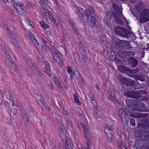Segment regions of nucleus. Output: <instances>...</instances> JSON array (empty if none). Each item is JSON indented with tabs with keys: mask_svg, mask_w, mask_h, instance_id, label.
Listing matches in <instances>:
<instances>
[{
	"mask_svg": "<svg viewBox=\"0 0 149 149\" xmlns=\"http://www.w3.org/2000/svg\"><path fill=\"white\" fill-rule=\"evenodd\" d=\"M118 79L122 87L126 91L123 93L124 95L132 98V91L139 89L140 87V84L136 81L130 78H127L122 75H119Z\"/></svg>",
	"mask_w": 149,
	"mask_h": 149,
	"instance_id": "nucleus-1",
	"label": "nucleus"
},
{
	"mask_svg": "<svg viewBox=\"0 0 149 149\" xmlns=\"http://www.w3.org/2000/svg\"><path fill=\"white\" fill-rule=\"evenodd\" d=\"M95 14V12L91 6H89L88 9L84 12V15L87 17V22L90 27L93 29L95 28L96 29H98L99 24L94 16Z\"/></svg>",
	"mask_w": 149,
	"mask_h": 149,
	"instance_id": "nucleus-2",
	"label": "nucleus"
},
{
	"mask_svg": "<svg viewBox=\"0 0 149 149\" xmlns=\"http://www.w3.org/2000/svg\"><path fill=\"white\" fill-rule=\"evenodd\" d=\"M113 124L111 121H107L104 131L108 136L109 141L111 142L114 138V133L113 131Z\"/></svg>",
	"mask_w": 149,
	"mask_h": 149,
	"instance_id": "nucleus-3",
	"label": "nucleus"
},
{
	"mask_svg": "<svg viewBox=\"0 0 149 149\" xmlns=\"http://www.w3.org/2000/svg\"><path fill=\"white\" fill-rule=\"evenodd\" d=\"M105 18V22L110 27H113L114 24V18H116L117 13L113 11H109L106 13Z\"/></svg>",
	"mask_w": 149,
	"mask_h": 149,
	"instance_id": "nucleus-4",
	"label": "nucleus"
},
{
	"mask_svg": "<svg viewBox=\"0 0 149 149\" xmlns=\"http://www.w3.org/2000/svg\"><path fill=\"white\" fill-rule=\"evenodd\" d=\"M114 31L116 34L122 37L128 38L130 37V33L126 29L123 27L116 26L114 28Z\"/></svg>",
	"mask_w": 149,
	"mask_h": 149,
	"instance_id": "nucleus-5",
	"label": "nucleus"
},
{
	"mask_svg": "<svg viewBox=\"0 0 149 149\" xmlns=\"http://www.w3.org/2000/svg\"><path fill=\"white\" fill-rule=\"evenodd\" d=\"M149 21V9H143L140 13L139 21L141 23L146 22Z\"/></svg>",
	"mask_w": 149,
	"mask_h": 149,
	"instance_id": "nucleus-6",
	"label": "nucleus"
},
{
	"mask_svg": "<svg viewBox=\"0 0 149 149\" xmlns=\"http://www.w3.org/2000/svg\"><path fill=\"white\" fill-rule=\"evenodd\" d=\"M118 69L120 72L127 73L129 76L132 74L136 73L139 70L137 68H136L135 69L132 70L122 65H119L118 67Z\"/></svg>",
	"mask_w": 149,
	"mask_h": 149,
	"instance_id": "nucleus-7",
	"label": "nucleus"
},
{
	"mask_svg": "<svg viewBox=\"0 0 149 149\" xmlns=\"http://www.w3.org/2000/svg\"><path fill=\"white\" fill-rule=\"evenodd\" d=\"M134 110L140 111H149V108H146L145 105L142 102L136 100L134 106Z\"/></svg>",
	"mask_w": 149,
	"mask_h": 149,
	"instance_id": "nucleus-8",
	"label": "nucleus"
},
{
	"mask_svg": "<svg viewBox=\"0 0 149 149\" xmlns=\"http://www.w3.org/2000/svg\"><path fill=\"white\" fill-rule=\"evenodd\" d=\"M127 61L128 65L132 68L136 67L138 65V60L133 57H130Z\"/></svg>",
	"mask_w": 149,
	"mask_h": 149,
	"instance_id": "nucleus-9",
	"label": "nucleus"
},
{
	"mask_svg": "<svg viewBox=\"0 0 149 149\" xmlns=\"http://www.w3.org/2000/svg\"><path fill=\"white\" fill-rule=\"evenodd\" d=\"M118 114L119 117L123 121H127V118L128 117V113H127L125 112L124 108H122L119 109L118 111Z\"/></svg>",
	"mask_w": 149,
	"mask_h": 149,
	"instance_id": "nucleus-10",
	"label": "nucleus"
},
{
	"mask_svg": "<svg viewBox=\"0 0 149 149\" xmlns=\"http://www.w3.org/2000/svg\"><path fill=\"white\" fill-rule=\"evenodd\" d=\"M136 100H130L127 99L125 100L126 106L129 108L130 109L134 110V106Z\"/></svg>",
	"mask_w": 149,
	"mask_h": 149,
	"instance_id": "nucleus-11",
	"label": "nucleus"
},
{
	"mask_svg": "<svg viewBox=\"0 0 149 149\" xmlns=\"http://www.w3.org/2000/svg\"><path fill=\"white\" fill-rule=\"evenodd\" d=\"M123 41V40H120L118 38H115L114 41L115 47L118 49H122Z\"/></svg>",
	"mask_w": 149,
	"mask_h": 149,
	"instance_id": "nucleus-12",
	"label": "nucleus"
},
{
	"mask_svg": "<svg viewBox=\"0 0 149 149\" xmlns=\"http://www.w3.org/2000/svg\"><path fill=\"white\" fill-rule=\"evenodd\" d=\"M41 10L42 15L44 17L47 18L51 14V12L47 10L46 6H42V7L41 6Z\"/></svg>",
	"mask_w": 149,
	"mask_h": 149,
	"instance_id": "nucleus-13",
	"label": "nucleus"
},
{
	"mask_svg": "<svg viewBox=\"0 0 149 149\" xmlns=\"http://www.w3.org/2000/svg\"><path fill=\"white\" fill-rule=\"evenodd\" d=\"M127 111L128 112V115L130 116L135 118H139L140 117V115L139 114L136 112H134L135 110H132L130 109H127Z\"/></svg>",
	"mask_w": 149,
	"mask_h": 149,
	"instance_id": "nucleus-14",
	"label": "nucleus"
},
{
	"mask_svg": "<svg viewBox=\"0 0 149 149\" xmlns=\"http://www.w3.org/2000/svg\"><path fill=\"white\" fill-rule=\"evenodd\" d=\"M83 10L82 8L79 7H77L75 13L79 17L80 19L82 22L84 21L85 20L84 16H85L84 15H83Z\"/></svg>",
	"mask_w": 149,
	"mask_h": 149,
	"instance_id": "nucleus-15",
	"label": "nucleus"
},
{
	"mask_svg": "<svg viewBox=\"0 0 149 149\" xmlns=\"http://www.w3.org/2000/svg\"><path fill=\"white\" fill-rule=\"evenodd\" d=\"M70 26L72 28L74 33L77 36L80 35L79 30L74 24L72 22L69 21Z\"/></svg>",
	"mask_w": 149,
	"mask_h": 149,
	"instance_id": "nucleus-16",
	"label": "nucleus"
},
{
	"mask_svg": "<svg viewBox=\"0 0 149 149\" xmlns=\"http://www.w3.org/2000/svg\"><path fill=\"white\" fill-rule=\"evenodd\" d=\"M52 55L53 58V61L54 63H56L57 61L59 60L61 57V54L57 52H53L52 53Z\"/></svg>",
	"mask_w": 149,
	"mask_h": 149,
	"instance_id": "nucleus-17",
	"label": "nucleus"
},
{
	"mask_svg": "<svg viewBox=\"0 0 149 149\" xmlns=\"http://www.w3.org/2000/svg\"><path fill=\"white\" fill-rule=\"evenodd\" d=\"M44 62L45 63L44 64L45 65V68L46 69V70L45 71V72L49 76L51 77V71L50 70V65L49 63L46 61H44Z\"/></svg>",
	"mask_w": 149,
	"mask_h": 149,
	"instance_id": "nucleus-18",
	"label": "nucleus"
},
{
	"mask_svg": "<svg viewBox=\"0 0 149 149\" xmlns=\"http://www.w3.org/2000/svg\"><path fill=\"white\" fill-rule=\"evenodd\" d=\"M14 7L19 13V12L21 11H24L23 10L24 7V6L21 3L19 2L16 3L14 5Z\"/></svg>",
	"mask_w": 149,
	"mask_h": 149,
	"instance_id": "nucleus-19",
	"label": "nucleus"
},
{
	"mask_svg": "<svg viewBox=\"0 0 149 149\" xmlns=\"http://www.w3.org/2000/svg\"><path fill=\"white\" fill-rule=\"evenodd\" d=\"M4 94L6 98L10 100V102L11 101L12 102H13V101L12 100L13 98L12 96V94L9 91L8 88L5 89Z\"/></svg>",
	"mask_w": 149,
	"mask_h": 149,
	"instance_id": "nucleus-20",
	"label": "nucleus"
},
{
	"mask_svg": "<svg viewBox=\"0 0 149 149\" xmlns=\"http://www.w3.org/2000/svg\"><path fill=\"white\" fill-rule=\"evenodd\" d=\"M48 17L49 19H50L53 22L54 24V26H55L56 29H58V26L57 24V21L56 19V17H54V15L52 14V13L51 12V14H50Z\"/></svg>",
	"mask_w": 149,
	"mask_h": 149,
	"instance_id": "nucleus-21",
	"label": "nucleus"
},
{
	"mask_svg": "<svg viewBox=\"0 0 149 149\" xmlns=\"http://www.w3.org/2000/svg\"><path fill=\"white\" fill-rule=\"evenodd\" d=\"M83 128L86 140H88V141L91 140L90 135L88 133V127L86 125H84L83 126Z\"/></svg>",
	"mask_w": 149,
	"mask_h": 149,
	"instance_id": "nucleus-22",
	"label": "nucleus"
},
{
	"mask_svg": "<svg viewBox=\"0 0 149 149\" xmlns=\"http://www.w3.org/2000/svg\"><path fill=\"white\" fill-rule=\"evenodd\" d=\"M123 48L122 49H125L127 50H129L132 48L130 44V42L129 41L123 40Z\"/></svg>",
	"mask_w": 149,
	"mask_h": 149,
	"instance_id": "nucleus-23",
	"label": "nucleus"
},
{
	"mask_svg": "<svg viewBox=\"0 0 149 149\" xmlns=\"http://www.w3.org/2000/svg\"><path fill=\"white\" fill-rule=\"evenodd\" d=\"M112 7L114 10L116 12V13H117V15L121 13V10L120 8L116 4L114 3H113Z\"/></svg>",
	"mask_w": 149,
	"mask_h": 149,
	"instance_id": "nucleus-24",
	"label": "nucleus"
},
{
	"mask_svg": "<svg viewBox=\"0 0 149 149\" xmlns=\"http://www.w3.org/2000/svg\"><path fill=\"white\" fill-rule=\"evenodd\" d=\"M140 95L141 94L138 92V91H132V98L138 100L139 98H140Z\"/></svg>",
	"mask_w": 149,
	"mask_h": 149,
	"instance_id": "nucleus-25",
	"label": "nucleus"
},
{
	"mask_svg": "<svg viewBox=\"0 0 149 149\" xmlns=\"http://www.w3.org/2000/svg\"><path fill=\"white\" fill-rule=\"evenodd\" d=\"M135 81L138 82L137 80H140L141 81H145V78L142 74H136L135 76Z\"/></svg>",
	"mask_w": 149,
	"mask_h": 149,
	"instance_id": "nucleus-26",
	"label": "nucleus"
},
{
	"mask_svg": "<svg viewBox=\"0 0 149 149\" xmlns=\"http://www.w3.org/2000/svg\"><path fill=\"white\" fill-rule=\"evenodd\" d=\"M93 106V113L98 112L99 110V106L97 103V102H91Z\"/></svg>",
	"mask_w": 149,
	"mask_h": 149,
	"instance_id": "nucleus-27",
	"label": "nucleus"
},
{
	"mask_svg": "<svg viewBox=\"0 0 149 149\" xmlns=\"http://www.w3.org/2000/svg\"><path fill=\"white\" fill-rule=\"evenodd\" d=\"M126 51H118V54L119 56L121 58H127Z\"/></svg>",
	"mask_w": 149,
	"mask_h": 149,
	"instance_id": "nucleus-28",
	"label": "nucleus"
},
{
	"mask_svg": "<svg viewBox=\"0 0 149 149\" xmlns=\"http://www.w3.org/2000/svg\"><path fill=\"white\" fill-rule=\"evenodd\" d=\"M18 113L17 110L16 108H12L11 109L10 114L11 117L14 118H16V116Z\"/></svg>",
	"mask_w": 149,
	"mask_h": 149,
	"instance_id": "nucleus-29",
	"label": "nucleus"
},
{
	"mask_svg": "<svg viewBox=\"0 0 149 149\" xmlns=\"http://www.w3.org/2000/svg\"><path fill=\"white\" fill-rule=\"evenodd\" d=\"M18 106L20 110V111L21 113L22 117H23L24 116H27V113L26 111L24 109L23 107L21 104H19Z\"/></svg>",
	"mask_w": 149,
	"mask_h": 149,
	"instance_id": "nucleus-30",
	"label": "nucleus"
},
{
	"mask_svg": "<svg viewBox=\"0 0 149 149\" xmlns=\"http://www.w3.org/2000/svg\"><path fill=\"white\" fill-rule=\"evenodd\" d=\"M36 58L37 63L39 65L42 66L44 64V59L43 58H41L40 56H37Z\"/></svg>",
	"mask_w": 149,
	"mask_h": 149,
	"instance_id": "nucleus-31",
	"label": "nucleus"
},
{
	"mask_svg": "<svg viewBox=\"0 0 149 149\" xmlns=\"http://www.w3.org/2000/svg\"><path fill=\"white\" fill-rule=\"evenodd\" d=\"M31 69L36 75L41 72L39 68L36 65L34 66L31 68Z\"/></svg>",
	"mask_w": 149,
	"mask_h": 149,
	"instance_id": "nucleus-32",
	"label": "nucleus"
},
{
	"mask_svg": "<svg viewBox=\"0 0 149 149\" xmlns=\"http://www.w3.org/2000/svg\"><path fill=\"white\" fill-rule=\"evenodd\" d=\"M39 23L42 27L44 30H46V29H48L49 28V25L47 24L44 21H41Z\"/></svg>",
	"mask_w": 149,
	"mask_h": 149,
	"instance_id": "nucleus-33",
	"label": "nucleus"
},
{
	"mask_svg": "<svg viewBox=\"0 0 149 149\" xmlns=\"http://www.w3.org/2000/svg\"><path fill=\"white\" fill-rule=\"evenodd\" d=\"M140 142H141V141H139V143L138 142L134 143L133 145L134 148H136V149H141L143 148V147L142 145H141V143H140Z\"/></svg>",
	"mask_w": 149,
	"mask_h": 149,
	"instance_id": "nucleus-34",
	"label": "nucleus"
},
{
	"mask_svg": "<svg viewBox=\"0 0 149 149\" xmlns=\"http://www.w3.org/2000/svg\"><path fill=\"white\" fill-rule=\"evenodd\" d=\"M26 62L31 67V68L36 64L33 61L31 60L29 58H28L26 60Z\"/></svg>",
	"mask_w": 149,
	"mask_h": 149,
	"instance_id": "nucleus-35",
	"label": "nucleus"
},
{
	"mask_svg": "<svg viewBox=\"0 0 149 149\" xmlns=\"http://www.w3.org/2000/svg\"><path fill=\"white\" fill-rule=\"evenodd\" d=\"M26 62L31 67V68L36 64L33 61L31 60L29 58H28L26 60Z\"/></svg>",
	"mask_w": 149,
	"mask_h": 149,
	"instance_id": "nucleus-36",
	"label": "nucleus"
},
{
	"mask_svg": "<svg viewBox=\"0 0 149 149\" xmlns=\"http://www.w3.org/2000/svg\"><path fill=\"white\" fill-rule=\"evenodd\" d=\"M26 62L31 67V68L36 64L33 61L31 60L29 58H28L26 60Z\"/></svg>",
	"mask_w": 149,
	"mask_h": 149,
	"instance_id": "nucleus-37",
	"label": "nucleus"
},
{
	"mask_svg": "<svg viewBox=\"0 0 149 149\" xmlns=\"http://www.w3.org/2000/svg\"><path fill=\"white\" fill-rule=\"evenodd\" d=\"M26 62L31 67V68L36 64L33 61L31 60L29 58H28L26 60Z\"/></svg>",
	"mask_w": 149,
	"mask_h": 149,
	"instance_id": "nucleus-38",
	"label": "nucleus"
},
{
	"mask_svg": "<svg viewBox=\"0 0 149 149\" xmlns=\"http://www.w3.org/2000/svg\"><path fill=\"white\" fill-rule=\"evenodd\" d=\"M59 128L60 130V132H61L63 133H65L66 131L65 129V127L63 124H61L60 125H58Z\"/></svg>",
	"mask_w": 149,
	"mask_h": 149,
	"instance_id": "nucleus-39",
	"label": "nucleus"
},
{
	"mask_svg": "<svg viewBox=\"0 0 149 149\" xmlns=\"http://www.w3.org/2000/svg\"><path fill=\"white\" fill-rule=\"evenodd\" d=\"M87 144V148L86 147H81V149H90V147L91 146V140H86L85 141Z\"/></svg>",
	"mask_w": 149,
	"mask_h": 149,
	"instance_id": "nucleus-40",
	"label": "nucleus"
},
{
	"mask_svg": "<svg viewBox=\"0 0 149 149\" xmlns=\"http://www.w3.org/2000/svg\"><path fill=\"white\" fill-rule=\"evenodd\" d=\"M114 18V22H116L119 24L120 25H123V23L122 22V20L121 19H120L118 17V15H117V16H116V18Z\"/></svg>",
	"mask_w": 149,
	"mask_h": 149,
	"instance_id": "nucleus-41",
	"label": "nucleus"
},
{
	"mask_svg": "<svg viewBox=\"0 0 149 149\" xmlns=\"http://www.w3.org/2000/svg\"><path fill=\"white\" fill-rule=\"evenodd\" d=\"M79 47L80 52H81L86 50L85 49L84 44L81 42H79Z\"/></svg>",
	"mask_w": 149,
	"mask_h": 149,
	"instance_id": "nucleus-42",
	"label": "nucleus"
},
{
	"mask_svg": "<svg viewBox=\"0 0 149 149\" xmlns=\"http://www.w3.org/2000/svg\"><path fill=\"white\" fill-rule=\"evenodd\" d=\"M144 122L148 125L149 124V114L146 113L144 115Z\"/></svg>",
	"mask_w": 149,
	"mask_h": 149,
	"instance_id": "nucleus-43",
	"label": "nucleus"
},
{
	"mask_svg": "<svg viewBox=\"0 0 149 149\" xmlns=\"http://www.w3.org/2000/svg\"><path fill=\"white\" fill-rule=\"evenodd\" d=\"M74 97L75 101L77 104L79 105H80L81 104V103L79 102V97L77 94L75 93L74 95Z\"/></svg>",
	"mask_w": 149,
	"mask_h": 149,
	"instance_id": "nucleus-44",
	"label": "nucleus"
},
{
	"mask_svg": "<svg viewBox=\"0 0 149 149\" xmlns=\"http://www.w3.org/2000/svg\"><path fill=\"white\" fill-rule=\"evenodd\" d=\"M74 58L76 63H78L80 59V57L79 55L76 53L74 54Z\"/></svg>",
	"mask_w": 149,
	"mask_h": 149,
	"instance_id": "nucleus-45",
	"label": "nucleus"
},
{
	"mask_svg": "<svg viewBox=\"0 0 149 149\" xmlns=\"http://www.w3.org/2000/svg\"><path fill=\"white\" fill-rule=\"evenodd\" d=\"M146 127L145 124L142 123H138L137 128L139 129L140 130H143L145 129Z\"/></svg>",
	"mask_w": 149,
	"mask_h": 149,
	"instance_id": "nucleus-46",
	"label": "nucleus"
},
{
	"mask_svg": "<svg viewBox=\"0 0 149 149\" xmlns=\"http://www.w3.org/2000/svg\"><path fill=\"white\" fill-rule=\"evenodd\" d=\"M36 75L38 76L39 79L41 80H43L44 82H47V80L45 79V77L41 72Z\"/></svg>",
	"mask_w": 149,
	"mask_h": 149,
	"instance_id": "nucleus-47",
	"label": "nucleus"
},
{
	"mask_svg": "<svg viewBox=\"0 0 149 149\" xmlns=\"http://www.w3.org/2000/svg\"><path fill=\"white\" fill-rule=\"evenodd\" d=\"M94 117L98 121H100L101 120V118L99 116L98 114V112L93 113Z\"/></svg>",
	"mask_w": 149,
	"mask_h": 149,
	"instance_id": "nucleus-48",
	"label": "nucleus"
},
{
	"mask_svg": "<svg viewBox=\"0 0 149 149\" xmlns=\"http://www.w3.org/2000/svg\"><path fill=\"white\" fill-rule=\"evenodd\" d=\"M77 123L78 126L80 128L83 127V126L85 125L84 120H83L81 121L78 120Z\"/></svg>",
	"mask_w": 149,
	"mask_h": 149,
	"instance_id": "nucleus-49",
	"label": "nucleus"
},
{
	"mask_svg": "<svg viewBox=\"0 0 149 149\" xmlns=\"http://www.w3.org/2000/svg\"><path fill=\"white\" fill-rule=\"evenodd\" d=\"M127 57V56L130 57H132L135 55L134 52L132 51H126Z\"/></svg>",
	"mask_w": 149,
	"mask_h": 149,
	"instance_id": "nucleus-50",
	"label": "nucleus"
},
{
	"mask_svg": "<svg viewBox=\"0 0 149 149\" xmlns=\"http://www.w3.org/2000/svg\"><path fill=\"white\" fill-rule=\"evenodd\" d=\"M39 2L41 5L46 6L48 2L47 0H39Z\"/></svg>",
	"mask_w": 149,
	"mask_h": 149,
	"instance_id": "nucleus-51",
	"label": "nucleus"
},
{
	"mask_svg": "<svg viewBox=\"0 0 149 149\" xmlns=\"http://www.w3.org/2000/svg\"><path fill=\"white\" fill-rule=\"evenodd\" d=\"M53 78L54 80L55 85H56V84H58V83L60 82L59 80L56 76L54 75Z\"/></svg>",
	"mask_w": 149,
	"mask_h": 149,
	"instance_id": "nucleus-52",
	"label": "nucleus"
},
{
	"mask_svg": "<svg viewBox=\"0 0 149 149\" xmlns=\"http://www.w3.org/2000/svg\"><path fill=\"white\" fill-rule=\"evenodd\" d=\"M84 63L86 65L88 64L89 61L88 57L82 58Z\"/></svg>",
	"mask_w": 149,
	"mask_h": 149,
	"instance_id": "nucleus-53",
	"label": "nucleus"
},
{
	"mask_svg": "<svg viewBox=\"0 0 149 149\" xmlns=\"http://www.w3.org/2000/svg\"><path fill=\"white\" fill-rule=\"evenodd\" d=\"M109 98L111 99V100L113 101H115L116 100V97L114 93H111V94L109 96Z\"/></svg>",
	"mask_w": 149,
	"mask_h": 149,
	"instance_id": "nucleus-54",
	"label": "nucleus"
},
{
	"mask_svg": "<svg viewBox=\"0 0 149 149\" xmlns=\"http://www.w3.org/2000/svg\"><path fill=\"white\" fill-rule=\"evenodd\" d=\"M80 52L81 53L82 55V58L88 57L87 52L86 50Z\"/></svg>",
	"mask_w": 149,
	"mask_h": 149,
	"instance_id": "nucleus-55",
	"label": "nucleus"
},
{
	"mask_svg": "<svg viewBox=\"0 0 149 149\" xmlns=\"http://www.w3.org/2000/svg\"><path fill=\"white\" fill-rule=\"evenodd\" d=\"M62 113L64 116V118L65 119L69 118V114L67 112L64 111V110H63V111L62 112Z\"/></svg>",
	"mask_w": 149,
	"mask_h": 149,
	"instance_id": "nucleus-56",
	"label": "nucleus"
},
{
	"mask_svg": "<svg viewBox=\"0 0 149 149\" xmlns=\"http://www.w3.org/2000/svg\"><path fill=\"white\" fill-rule=\"evenodd\" d=\"M130 124L132 127H134L135 126V120L133 118H130Z\"/></svg>",
	"mask_w": 149,
	"mask_h": 149,
	"instance_id": "nucleus-57",
	"label": "nucleus"
},
{
	"mask_svg": "<svg viewBox=\"0 0 149 149\" xmlns=\"http://www.w3.org/2000/svg\"><path fill=\"white\" fill-rule=\"evenodd\" d=\"M14 66L15 67V70L16 73L18 75L20 74V69L18 68L17 66H15V65H14Z\"/></svg>",
	"mask_w": 149,
	"mask_h": 149,
	"instance_id": "nucleus-58",
	"label": "nucleus"
},
{
	"mask_svg": "<svg viewBox=\"0 0 149 149\" xmlns=\"http://www.w3.org/2000/svg\"><path fill=\"white\" fill-rule=\"evenodd\" d=\"M63 40L67 42L69 40V37L68 35L66 34L63 35Z\"/></svg>",
	"mask_w": 149,
	"mask_h": 149,
	"instance_id": "nucleus-59",
	"label": "nucleus"
},
{
	"mask_svg": "<svg viewBox=\"0 0 149 149\" xmlns=\"http://www.w3.org/2000/svg\"><path fill=\"white\" fill-rule=\"evenodd\" d=\"M0 47H1L2 49L4 51V52L5 54L7 55L8 54V53H6V49L5 48V47L3 45L1 44L0 45Z\"/></svg>",
	"mask_w": 149,
	"mask_h": 149,
	"instance_id": "nucleus-60",
	"label": "nucleus"
},
{
	"mask_svg": "<svg viewBox=\"0 0 149 149\" xmlns=\"http://www.w3.org/2000/svg\"><path fill=\"white\" fill-rule=\"evenodd\" d=\"M138 92L141 94V95L140 96V98H141L142 97V94H146V92L144 90H141L139 91Z\"/></svg>",
	"mask_w": 149,
	"mask_h": 149,
	"instance_id": "nucleus-61",
	"label": "nucleus"
},
{
	"mask_svg": "<svg viewBox=\"0 0 149 149\" xmlns=\"http://www.w3.org/2000/svg\"><path fill=\"white\" fill-rule=\"evenodd\" d=\"M28 33L29 37L32 40L35 38V36L31 32H29Z\"/></svg>",
	"mask_w": 149,
	"mask_h": 149,
	"instance_id": "nucleus-62",
	"label": "nucleus"
},
{
	"mask_svg": "<svg viewBox=\"0 0 149 149\" xmlns=\"http://www.w3.org/2000/svg\"><path fill=\"white\" fill-rule=\"evenodd\" d=\"M70 74V79L71 80H72L74 78V76L75 75V73L74 72H70V74Z\"/></svg>",
	"mask_w": 149,
	"mask_h": 149,
	"instance_id": "nucleus-63",
	"label": "nucleus"
},
{
	"mask_svg": "<svg viewBox=\"0 0 149 149\" xmlns=\"http://www.w3.org/2000/svg\"><path fill=\"white\" fill-rule=\"evenodd\" d=\"M23 118L26 123H27L28 122H30L29 119L27 116Z\"/></svg>",
	"mask_w": 149,
	"mask_h": 149,
	"instance_id": "nucleus-64",
	"label": "nucleus"
}]
</instances>
